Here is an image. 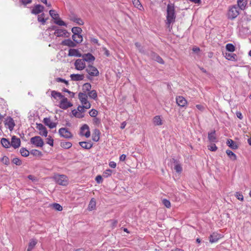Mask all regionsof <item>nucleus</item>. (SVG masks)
I'll use <instances>...</instances> for the list:
<instances>
[{
  "label": "nucleus",
  "mask_w": 251,
  "mask_h": 251,
  "mask_svg": "<svg viewBox=\"0 0 251 251\" xmlns=\"http://www.w3.org/2000/svg\"><path fill=\"white\" fill-rule=\"evenodd\" d=\"M176 14L174 4L170 3L167 5L166 24L168 27L175 21Z\"/></svg>",
  "instance_id": "1"
},
{
  "label": "nucleus",
  "mask_w": 251,
  "mask_h": 251,
  "mask_svg": "<svg viewBox=\"0 0 251 251\" xmlns=\"http://www.w3.org/2000/svg\"><path fill=\"white\" fill-rule=\"evenodd\" d=\"M239 14V9L236 5L229 7L227 13V17L228 19L233 20L236 18Z\"/></svg>",
  "instance_id": "2"
},
{
  "label": "nucleus",
  "mask_w": 251,
  "mask_h": 251,
  "mask_svg": "<svg viewBox=\"0 0 251 251\" xmlns=\"http://www.w3.org/2000/svg\"><path fill=\"white\" fill-rule=\"evenodd\" d=\"M49 13L51 18L54 20V23L56 24L61 26H67L66 24L59 18V15L56 13L54 10H50Z\"/></svg>",
  "instance_id": "3"
},
{
  "label": "nucleus",
  "mask_w": 251,
  "mask_h": 251,
  "mask_svg": "<svg viewBox=\"0 0 251 251\" xmlns=\"http://www.w3.org/2000/svg\"><path fill=\"white\" fill-rule=\"evenodd\" d=\"M56 182L59 185L66 186L68 184V177L64 175H56L54 176Z\"/></svg>",
  "instance_id": "4"
},
{
  "label": "nucleus",
  "mask_w": 251,
  "mask_h": 251,
  "mask_svg": "<svg viewBox=\"0 0 251 251\" xmlns=\"http://www.w3.org/2000/svg\"><path fill=\"white\" fill-rule=\"evenodd\" d=\"M30 143L36 147H42L44 145V141L39 136H36L30 139Z\"/></svg>",
  "instance_id": "5"
},
{
  "label": "nucleus",
  "mask_w": 251,
  "mask_h": 251,
  "mask_svg": "<svg viewBox=\"0 0 251 251\" xmlns=\"http://www.w3.org/2000/svg\"><path fill=\"white\" fill-rule=\"evenodd\" d=\"M86 72L91 76H97L99 75L98 70L92 65H89L86 68Z\"/></svg>",
  "instance_id": "6"
},
{
  "label": "nucleus",
  "mask_w": 251,
  "mask_h": 251,
  "mask_svg": "<svg viewBox=\"0 0 251 251\" xmlns=\"http://www.w3.org/2000/svg\"><path fill=\"white\" fill-rule=\"evenodd\" d=\"M74 65L77 70L81 71L86 68V64L83 59H77L75 60Z\"/></svg>",
  "instance_id": "7"
},
{
  "label": "nucleus",
  "mask_w": 251,
  "mask_h": 251,
  "mask_svg": "<svg viewBox=\"0 0 251 251\" xmlns=\"http://www.w3.org/2000/svg\"><path fill=\"white\" fill-rule=\"evenodd\" d=\"M59 103V107L63 109H66L72 106L73 104L68 100V99L64 96L61 99Z\"/></svg>",
  "instance_id": "8"
},
{
  "label": "nucleus",
  "mask_w": 251,
  "mask_h": 251,
  "mask_svg": "<svg viewBox=\"0 0 251 251\" xmlns=\"http://www.w3.org/2000/svg\"><path fill=\"white\" fill-rule=\"evenodd\" d=\"M58 132L60 135L66 138H70L72 137L71 132L66 128H61L59 129Z\"/></svg>",
  "instance_id": "9"
},
{
  "label": "nucleus",
  "mask_w": 251,
  "mask_h": 251,
  "mask_svg": "<svg viewBox=\"0 0 251 251\" xmlns=\"http://www.w3.org/2000/svg\"><path fill=\"white\" fill-rule=\"evenodd\" d=\"M4 124L10 131H12L15 125L13 119L10 117H8L5 119Z\"/></svg>",
  "instance_id": "10"
},
{
  "label": "nucleus",
  "mask_w": 251,
  "mask_h": 251,
  "mask_svg": "<svg viewBox=\"0 0 251 251\" xmlns=\"http://www.w3.org/2000/svg\"><path fill=\"white\" fill-rule=\"evenodd\" d=\"M36 128L39 131V134L41 136L47 137L48 131L46 127L42 124H37Z\"/></svg>",
  "instance_id": "11"
},
{
  "label": "nucleus",
  "mask_w": 251,
  "mask_h": 251,
  "mask_svg": "<svg viewBox=\"0 0 251 251\" xmlns=\"http://www.w3.org/2000/svg\"><path fill=\"white\" fill-rule=\"evenodd\" d=\"M80 134L82 136H85L86 138L90 136V131L87 125L84 124L80 128Z\"/></svg>",
  "instance_id": "12"
},
{
  "label": "nucleus",
  "mask_w": 251,
  "mask_h": 251,
  "mask_svg": "<svg viewBox=\"0 0 251 251\" xmlns=\"http://www.w3.org/2000/svg\"><path fill=\"white\" fill-rule=\"evenodd\" d=\"M54 34L58 37H68L69 33L66 29H57L55 30Z\"/></svg>",
  "instance_id": "13"
},
{
  "label": "nucleus",
  "mask_w": 251,
  "mask_h": 251,
  "mask_svg": "<svg viewBox=\"0 0 251 251\" xmlns=\"http://www.w3.org/2000/svg\"><path fill=\"white\" fill-rule=\"evenodd\" d=\"M81 57L84 62L88 63L93 62L95 60V57L90 53H87L82 54Z\"/></svg>",
  "instance_id": "14"
},
{
  "label": "nucleus",
  "mask_w": 251,
  "mask_h": 251,
  "mask_svg": "<svg viewBox=\"0 0 251 251\" xmlns=\"http://www.w3.org/2000/svg\"><path fill=\"white\" fill-rule=\"evenodd\" d=\"M44 7L40 4H36L35 5L31 10V13L37 15L43 12Z\"/></svg>",
  "instance_id": "15"
},
{
  "label": "nucleus",
  "mask_w": 251,
  "mask_h": 251,
  "mask_svg": "<svg viewBox=\"0 0 251 251\" xmlns=\"http://www.w3.org/2000/svg\"><path fill=\"white\" fill-rule=\"evenodd\" d=\"M176 102L177 105L180 107H184L187 103V100L182 96L176 97Z\"/></svg>",
  "instance_id": "16"
},
{
  "label": "nucleus",
  "mask_w": 251,
  "mask_h": 251,
  "mask_svg": "<svg viewBox=\"0 0 251 251\" xmlns=\"http://www.w3.org/2000/svg\"><path fill=\"white\" fill-rule=\"evenodd\" d=\"M21 144V141L20 138L13 136L11 139V146L15 149L19 148Z\"/></svg>",
  "instance_id": "17"
},
{
  "label": "nucleus",
  "mask_w": 251,
  "mask_h": 251,
  "mask_svg": "<svg viewBox=\"0 0 251 251\" xmlns=\"http://www.w3.org/2000/svg\"><path fill=\"white\" fill-rule=\"evenodd\" d=\"M43 121L44 124L50 128H53L56 126V124L52 122L50 118H44Z\"/></svg>",
  "instance_id": "18"
},
{
  "label": "nucleus",
  "mask_w": 251,
  "mask_h": 251,
  "mask_svg": "<svg viewBox=\"0 0 251 251\" xmlns=\"http://www.w3.org/2000/svg\"><path fill=\"white\" fill-rule=\"evenodd\" d=\"M61 44L69 47H75L76 46L75 42L72 41L71 39L64 40L61 42Z\"/></svg>",
  "instance_id": "19"
},
{
  "label": "nucleus",
  "mask_w": 251,
  "mask_h": 251,
  "mask_svg": "<svg viewBox=\"0 0 251 251\" xmlns=\"http://www.w3.org/2000/svg\"><path fill=\"white\" fill-rule=\"evenodd\" d=\"M70 19L71 21L76 23L78 25H83L84 24V22L82 20L75 15H73L70 16Z\"/></svg>",
  "instance_id": "20"
},
{
  "label": "nucleus",
  "mask_w": 251,
  "mask_h": 251,
  "mask_svg": "<svg viewBox=\"0 0 251 251\" xmlns=\"http://www.w3.org/2000/svg\"><path fill=\"white\" fill-rule=\"evenodd\" d=\"M221 238V235L217 233H213L209 237V241L211 243L217 242Z\"/></svg>",
  "instance_id": "21"
},
{
  "label": "nucleus",
  "mask_w": 251,
  "mask_h": 251,
  "mask_svg": "<svg viewBox=\"0 0 251 251\" xmlns=\"http://www.w3.org/2000/svg\"><path fill=\"white\" fill-rule=\"evenodd\" d=\"M68 55L70 56L81 57L82 54L77 50L71 49L69 50Z\"/></svg>",
  "instance_id": "22"
},
{
  "label": "nucleus",
  "mask_w": 251,
  "mask_h": 251,
  "mask_svg": "<svg viewBox=\"0 0 251 251\" xmlns=\"http://www.w3.org/2000/svg\"><path fill=\"white\" fill-rule=\"evenodd\" d=\"M70 77L73 81H80L84 79V76L83 75L72 74Z\"/></svg>",
  "instance_id": "23"
},
{
  "label": "nucleus",
  "mask_w": 251,
  "mask_h": 251,
  "mask_svg": "<svg viewBox=\"0 0 251 251\" xmlns=\"http://www.w3.org/2000/svg\"><path fill=\"white\" fill-rule=\"evenodd\" d=\"M79 144L82 148L87 150L90 149L93 146L91 142H80Z\"/></svg>",
  "instance_id": "24"
},
{
  "label": "nucleus",
  "mask_w": 251,
  "mask_h": 251,
  "mask_svg": "<svg viewBox=\"0 0 251 251\" xmlns=\"http://www.w3.org/2000/svg\"><path fill=\"white\" fill-rule=\"evenodd\" d=\"M247 3V0H237V6L239 9L244 10Z\"/></svg>",
  "instance_id": "25"
},
{
  "label": "nucleus",
  "mask_w": 251,
  "mask_h": 251,
  "mask_svg": "<svg viewBox=\"0 0 251 251\" xmlns=\"http://www.w3.org/2000/svg\"><path fill=\"white\" fill-rule=\"evenodd\" d=\"M208 138L210 142H217V138L215 135V131H212V132L208 133Z\"/></svg>",
  "instance_id": "26"
},
{
  "label": "nucleus",
  "mask_w": 251,
  "mask_h": 251,
  "mask_svg": "<svg viewBox=\"0 0 251 251\" xmlns=\"http://www.w3.org/2000/svg\"><path fill=\"white\" fill-rule=\"evenodd\" d=\"M51 97L55 100L61 99L64 96L61 93L53 90L51 92Z\"/></svg>",
  "instance_id": "27"
},
{
  "label": "nucleus",
  "mask_w": 251,
  "mask_h": 251,
  "mask_svg": "<svg viewBox=\"0 0 251 251\" xmlns=\"http://www.w3.org/2000/svg\"><path fill=\"white\" fill-rule=\"evenodd\" d=\"M72 39L75 43H80L82 41V36L80 34L73 35Z\"/></svg>",
  "instance_id": "28"
},
{
  "label": "nucleus",
  "mask_w": 251,
  "mask_h": 251,
  "mask_svg": "<svg viewBox=\"0 0 251 251\" xmlns=\"http://www.w3.org/2000/svg\"><path fill=\"white\" fill-rule=\"evenodd\" d=\"M153 123L155 126H161L163 124L161 118L159 116H156L153 119Z\"/></svg>",
  "instance_id": "29"
},
{
  "label": "nucleus",
  "mask_w": 251,
  "mask_h": 251,
  "mask_svg": "<svg viewBox=\"0 0 251 251\" xmlns=\"http://www.w3.org/2000/svg\"><path fill=\"white\" fill-rule=\"evenodd\" d=\"M87 95L83 93H79L78 94V99L81 101V103L83 104L84 102L87 101Z\"/></svg>",
  "instance_id": "30"
},
{
  "label": "nucleus",
  "mask_w": 251,
  "mask_h": 251,
  "mask_svg": "<svg viewBox=\"0 0 251 251\" xmlns=\"http://www.w3.org/2000/svg\"><path fill=\"white\" fill-rule=\"evenodd\" d=\"M226 144L232 149L235 150L238 148L236 143L231 139H228Z\"/></svg>",
  "instance_id": "31"
},
{
  "label": "nucleus",
  "mask_w": 251,
  "mask_h": 251,
  "mask_svg": "<svg viewBox=\"0 0 251 251\" xmlns=\"http://www.w3.org/2000/svg\"><path fill=\"white\" fill-rule=\"evenodd\" d=\"M100 132L98 129H95L92 135V139L95 142H97L100 139Z\"/></svg>",
  "instance_id": "32"
},
{
  "label": "nucleus",
  "mask_w": 251,
  "mask_h": 251,
  "mask_svg": "<svg viewBox=\"0 0 251 251\" xmlns=\"http://www.w3.org/2000/svg\"><path fill=\"white\" fill-rule=\"evenodd\" d=\"M225 56L229 60L236 61L237 60V55L234 53H226Z\"/></svg>",
  "instance_id": "33"
},
{
  "label": "nucleus",
  "mask_w": 251,
  "mask_h": 251,
  "mask_svg": "<svg viewBox=\"0 0 251 251\" xmlns=\"http://www.w3.org/2000/svg\"><path fill=\"white\" fill-rule=\"evenodd\" d=\"M37 244V241L35 239H32L30 240L27 251H31L35 247Z\"/></svg>",
  "instance_id": "34"
},
{
  "label": "nucleus",
  "mask_w": 251,
  "mask_h": 251,
  "mask_svg": "<svg viewBox=\"0 0 251 251\" xmlns=\"http://www.w3.org/2000/svg\"><path fill=\"white\" fill-rule=\"evenodd\" d=\"M1 143L3 147L8 148L11 146V143L6 138H2L1 140Z\"/></svg>",
  "instance_id": "35"
},
{
  "label": "nucleus",
  "mask_w": 251,
  "mask_h": 251,
  "mask_svg": "<svg viewBox=\"0 0 251 251\" xmlns=\"http://www.w3.org/2000/svg\"><path fill=\"white\" fill-rule=\"evenodd\" d=\"M72 113L74 116L78 118H82L84 116V114L81 113L75 109L72 110Z\"/></svg>",
  "instance_id": "36"
},
{
  "label": "nucleus",
  "mask_w": 251,
  "mask_h": 251,
  "mask_svg": "<svg viewBox=\"0 0 251 251\" xmlns=\"http://www.w3.org/2000/svg\"><path fill=\"white\" fill-rule=\"evenodd\" d=\"M47 19H45V14L42 13L41 15L38 16V21L39 22L42 23V25H45Z\"/></svg>",
  "instance_id": "37"
},
{
  "label": "nucleus",
  "mask_w": 251,
  "mask_h": 251,
  "mask_svg": "<svg viewBox=\"0 0 251 251\" xmlns=\"http://www.w3.org/2000/svg\"><path fill=\"white\" fill-rule=\"evenodd\" d=\"M88 95L90 98H92L94 100L96 99V98H97V93L95 90L90 91L88 93Z\"/></svg>",
  "instance_id": "38"
},
{
  "label": "nucleus",
  "mask_w": 251,
  "mask_h": 251,
  "mask_svg": "<svg viewBox=\"0 0 251 251\" xmlns=\"http://www.w3.org/2000/svg\"><path fill=\"white\" fill-rule=\"evenodd\" d=\"M226 153L232 160H234L236 159V155L230 150H226Z\"/></svg>",
  "instance_id": "39"
},
{
  "label": "nucleus",
  "mask_w": 251,
  "mask_h": 251,
  "mask_svg": "<svg viewBox=\"0 0 251 251\" xmlns=\"http://www.w3.org/2000/svg\"><path fill=\"white\" fill-rule=\"evenodd\" d=\"M72 32L73 35L80 34L82 32V29L79 27H74L72 29Z\"/></svg>",
  "instance_id": "40"
},
{
  "label": "nucleus",
  "mask_w": 251,
  "mask_h": 251,
  "mask_svg": "<svg viewBox=\"0 0 251 251\" xmlns=\"http://www.w3.org/2000/svg\"><path fill=\"white\" fill-rule=\"evenodd\" d=\"M72 146L71 142H63L61 143V146L64 149H69Z\"/></svg>",
  "instance_id": "41"
},
{
  "label": "nucleus",
  "mask_w": 251,
  "mask_h": 251,
  "mask_svg": "<svg viewBox=\"0 0 251 251\" xmlns=\"http://www.w3.org/2000/svg\"><path fill=\"white\" fill-rule=\"evenodd\" d=\"M96 207V201L93 199H92L89 204L88 209L89 210H92Z\"/></svg>",
  "instance_id": "42"
},
{
  "label": "nucleus",
  "mask_w": 251,
  "mask_h": 251,
  "mask_svg": "<svg viewBox=\"0 0 251 251\" xmlns=\"http://www.w3.org/2000/svg\"><path fill=\"white\" fill-rule=\"evenodd\" d=\"M226 48L227 50L230 51V52H233L235 50V48L234 46V45H232V44H229V43L226 44Z\"/></svg>",
  "instance_id": "43"
},
{
  "label": "nucleus",
  "mask_w": 251,
  "mask_h": 251,
  "mask_svg": "<svg viewBox=\"0 0 251 251\" xmlns=\"http://www.w3.org/2000/svg\"><path fill=\"white\" fill-rule=\"evenodd\" d=\"M20 152L21 155L24 157H27L29 155V152L25 148H22L20 150Z\"/></svg>",
  "instance_id": "44"
},
{
  "label": "nucleus",
  "mask_w": 251,
  "mask_h": 251,
  "mask_svg": "<svg viewBox=\"0 0 251 251\" xmlns=\"http://www.w3.org/2000/svg\"><path fill=\"white\" fill-rule=\"evenodd\" d=\"M133 4L134 5L138 8L139 9H141L142 7V6L141 5L139 0H132Z\"/></svg>",
  "instance_id": "45"
},
{
  "label": "nucleus",
  "mask_w": 251,
  "mask_h": 251,
  "mask_svg": "<svg viewBox=\"0 0 251 251\" xmlns=\"http://www.w3.org/2000/svg\"><path fill=\"white\" fill-rule=\"evenodd\" d=\"M235 196L236 198L237 199H238L239 200H240L241 201H244V197H243L242 193L239 192H236Z\"/></svg>",
  "instance_id": "46"
},
{
  "label": "nucleus",
  "mask_w": 251,
  "mask_h": 251,
  "mask_svg": "<svg viewBox=\"0 0 251 251\" xmlns=\"http://www.w3.org/2000/svg\"><path fill=\"white\" fill-rule=\"evenodd\" d=\"M53 208L58 211H62V207L58 203H54L52 204Z\"/></svg>",
  "instance_id": "47"
},
{
  "label": "nucleus",
  "mask_w": 251,
  "mask_h": 251,
  "mask_svg": "<svg viewBox=\"0 0 251 251\" xmlns=\"http://www.w3.org/2000/svg\"><path fill=\"white\" fill-rule=\"evenodd\" d=\"M174 169L177 173H181L182 170L181 165L179 164H176Z\"/></svg>",
  "instance_id": "48"
},
{
  "label": "nucleus",
  "mask_w": 251,
  "mask_h": 251,
  "mask_svg": "<svg viewBox=\"0 0 251 251\" xmlns=\"http://www.w3.org/2000/svg\"><path fill=\"white\" fill-rule=\"evenodd\" d=\"M112 171L110 169L105 170L103 173V176L105 177H107L111 175Z\"/></svg>",
  "instance_id": "49"
},
{
  "label": "nucleus",
  "mask_w": 251,
  "mask_h": 251,
  "mask_svg": "<svg viewBox=\"0 0 251 251\" xmlns=\"http://www.w3.org/2000/svg\"><path fill=\"white\" fill-rule=\"evenodd\" d=\"M89 115L92 117H96L98 115V111L95 109H92L89 112Z\"/></svg>",
  "instance_id": "50"
},
{
  "label": "nucleus",
  "mask_w": 251,
  "mask_h": 251,
  "mask_svg": "<svg viewBox=\"0 0 251 251\" xmlns=\"http://www.w3.org/2000/svg\"><path fill=\"white\" fill-rule=\"evenodd\" d=\"M31 153L34 155H42V152L37 150H32L31 151Z\"/></svg>",
  "instance_id": "51"
},
{
  "label": "nucleus",
  "mask_w": 251,
  "mask_h": 251,
  "mask_svg": "<svg viewBox=\"0 0 251 251\" xmlns=\"http://www.w3.org/2000/svg\"><path fill=\"white\" fill-rule=\"evenodd\" d=\"M56 80L57 82H63L67 86H68L69 85V82L64 79H63L62 78H60V77H57L56 78Z\"/></svg>",
  "instance_id": "52"
},
{
  "label": "nucleus",
  "mask_w": 251,
  "mask_h": 251,
  "mask_svg": "<svg viewBox=\"0 0 251 251\" xmlns=\"http://www.w3.org/2000/svg\"><path fill=\"white\" fill-rule=\"evenodd\" d=\"M91 88V85L89 83H86L83 85V89L86 91H89Z\"/></svg>",
  "instance_id": "53"
},
{
  "label": "nucleus",
  "mask_w": 251,
  "mask_h": 251,
  "mask_svg": "<svg viewBox=\"0 0 251 251\" xmlns=\"http://www.w3.org/2000/svg\"><path fill=\"white\" fill-rule=\"evenodd\" d=\"M162 202L167 208H170L171 207V203L169 201L166 199H163Z\"/></svg>",
  "instance_id": "54"
},
{
  "label": "nucleus",
  "mask_w": 251,
  "mask_h": 251,
  "mask_svg": "<svg viewBox=\"0 0 251 251\" xmlns=\"http://www.w3.org/2000/svg\"><path fill=\"white\" fill-rule=\"evenodd\" d=\"M12 162L14 164L19 166L22 164L21 161L18 158H14L12 160Z\"/></svg>",
  "instance_id": "55"
},
{
  "label": "nucleus",
  "mask_w": 251,
  "mask_h": 251,
  "mask_svg": "<svg viewBox=\"0 0 251 251\" xmlns=\"http://www.w3.org/2000/svg\"><path fill=\"white\" fill-rule=\"evenodd\" d=\"M135 45L136 47L139 50V51L141 53H144V50L143 49L142 47L139 43H135Z\"/></svg>",
  "instance_id": "56"
},
{
  "label": "nucleus",
  "mask_w": 251,
  "mask_h": 251,
  "mask_svg": "<svg viewBox=\"0 0 251 251\" xmlns=\"http://www.w3.org/2000/svg\"><path fill=\"white\" fill-rule=\"evenodd\" d=\"M2 162L6 165H8L9 163V158L6 156H4L1 159Z\"/></svg>",
  "instance_id": "57"
},
{
  "label": "nucleus",
  "mask_w": 251,
  "mask_h": 251,
  "mask_svg": "<svg viewBox=\"0 0 251 251\" xmlns=\"http://www.w3.org/2000/svg\"><path fill=\"white\" fill-rule=\"evenodd\" d=\"M62 91L63 92H67L68 93V94H69L70 95V97L71 98H74V96H75V93L72 92H71L70 91H69V90L66 89V88H63Z\"/></svg>",
  "instance_id": "58"
},
{
  "label": "nucleus",
  "mask_w": 251,
  "mask_h": 251,
  "mask_svg": "<svg viewBox=\"0 0 251 251\" xmlns=\"http://www.w3.org/2000/svg\"><path fill=\"white\" fill-rule=\"evenodd\" d=\"M85 109H89L91 107V104L89 101H86L82 104Z\"/></svg>",
  "instance_id": "59"
},
{
  "label": "nucleus",
  "mask_w": 251,
  "mask_h": 251,
  "mask_svg": "<svg viewBox=\"0 0 251 251\" xmlns=\"http://www.w3.org/2000/svg\"><path fill=\"white\" fill-rule=\"evenodd\" d=\"M27 178L31 180L32 182H36L37 181V177L33 175L28 176Z\"/></svg>",
  "instance_id": "60"
},
{
  "label": "nucleus",
  "mask_w": 251,
  "mask_h": 251,
  "mask_svg": "<svg viewBox=\"0 0 251 251\" xmlns=\"http://www.w3.org/2000/svg\"><path fill=\"white\" fill-rule=\"evenodd\" d=\"M95 180L97 181V182L99 184L101 183L102 181V177L100 175L97 176L96 177Z\"/></svg>",
  "instance_id": "61"
},
{
  "label": "nucleus",
  "mask_w": 251,
  "mask_h": 251,
  "mask_svg": "<svg viewBox=\"0 0 251 251\" xmlns=\"http://www.w3.org/2000/svg\"><path fill=\"white\" fill-rule=\"evenodd\" d=\"M209 150L211 151H216L217 150V147L216 145L213 144H211L210 146H209Z\"/></svg>",
  "instance_id": "62"
},
{
  "label": "nucleus",
  "mask_w": 251,
  "mask_h": 251,
  "mask_svg": "<svg viewBox=\"0 0 251 251\" xmlns=\"http://www.w3.org/2000/svg\"><path fill=\"white\" fill-rule=\"evenodd\" d=\"M84 107L83 106H78L77 107V111L83 114V113L85 112Z\"/></svg>",
  "instance_id": "63"
},
{
  "label": "nucleus",
  "mask_w": 251,
  "mask_h": 251,
  "mask_svg": "<svg viewBox=\"0 0 251 251\" xmlns=\"http://www.w3.org/2000/svg\"><path fill=\"white\" fill-rule=\"evenodd\" d=\"M156 61L159 62L160 64H164V61L163 59L158 55L156 56Z\"/></svg>",
  "instance_id": "64"
}]
</instances>
